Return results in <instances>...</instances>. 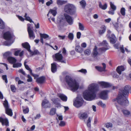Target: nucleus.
Here are the masks:
<instances>
[{
  "instance_id": "b1692460",
  "label": "nucleus",
  "mask_w": 131,
  "mask_h": 131,
  "mask_svg": "<svg viewBox=\"0 0 131 131\" xmlns=\"http://www.w3.org/2000/svg\"><path fill=\"white\" fill-rule=\"evenodd\" d=\"M45 80V77H41L37 78L36 81L38 83L40 84L43 83Z\"/></svg>"
},
{
  "instance_id": "7c9ffc66",
  "label": "nucleus",
  "mask_w": 131,
  "mask_h": 131,
  "mask_svg": "<svg viewBox=\"0 0 131 131\" xmlns=\"http://www.w3.org/2000/svg\"><path fill=\"white\" fill-rule=\"evenodd\" d=\"M57 2L58 5H62L66 3L67 2V1H66L57 0Z\"/></svg>"
},
{
  "instance_id": "ddd939ff",
  "label": "nucleus",
  "mask_w": 131,
  "mask_h": 131,
  "mask_svg": "<svg viewBox=\"0 0 131 131\" xmlns=\"http://www.w3.org/2000/svg\"><path fill=\"white\" fill-rule=\"evenodd\" d=\"M109 91L108 90L103 91L100 94V96L101 98L104 100H106L107 98V94Z\"/></svg>"
},
{
  "instance_id": "e2e57ef3",
  "label": "nucleus",
  "mask_w": 131,
  "mask_h": 131,
  "mask_svg": "<svg viewBox=\"0 0 131 131\" xmlns=\"http://www.w3.org/2000/svg\"><path fill=\"white\" fill-rule=\"evenodd\" d=\"M41 117L40 115V114H38L34 118L35 119H39Z\"/></svg>"
},
{
  "instance_id": "a878e982",
  "label": "nucleus",
  "mask_w": 131,
  "mask_h": 131,
  "mask_svg": "<svg viewBox=\"0 0 131 131\" xmlns=\"http://www.w3.org/2000/svg\"><path fill=\"white\" fill-rule=\"evenodd\" d=\"M110 39V42L113 44L115 43L116 40V38L114 34H112Z\"/></svg>"
},
{
  "instance_id": "a19ab883",
  "label": "nucleus",
  "mask_w": 131,
  "mask_h": 131,
  "mask_svg": "<svg viewBox=\"0 0 131 131\" xmlns=\"http://www.w3.org/2000/svg\"><path fill=\"white\" fill-rule=\"evenodd\" d=\"M110 6L111 8V9L116 10V6L114 5L113 3L111 2L110 3Z\"/></svg>"
},
{
  "instance_id": "c85d7f7f",
  "label": "nucleus",
  "mask_w": 131,
  "mask_h": 131,
  "mask_svg": "<svg viewBox=\"0 0 131 131\" xmlns=\"http://www.w3.org/2000/svg\"><path fill=\"white\" fill-rule=\"evenodd\" d=\"M122 111L124 115L126 116H128L130 113V112L127 110H122Z\"/></svg>"
},
{
  "instance_id": "de8ad7c7",
  "label": "nucleus",
  "mask_w": 131,
  "mask_h": 131,
  "mask_svg": "<svg viewBox=\"0 0 131 131\" xmlns=\"http://www.w3.org/2000/svg\"><path fill=\"white\" fill-rule=\"evenodd\" d=\"M66 125V122L64 121H61L59 123V125L61 127H63Z\"/></svg>"
},
{
  "instance_id": "bb28decb",
  "label": "nucleus",
  "mask_w": 131,
  "mask_h": 131,
  "mask_svg": "<svg viewBox=\"0 0 131 131\" xmlns=\"http://www.w3.org/2000/svg\"><path fill=\"white\" fill-rule=\"evenodd\" d=\"M99 7L103 10H105L107 8V4L105 3L104 5H102L101 2H99Z\"/></svg>"
},
{
  "instance_id": "f704fd0d",
  "label": "nucleus",
  "mask_w": 131,
  "mask_h": 131,
  "mask_svg": "<svg viewBox=\"0 0 131 131\" xmlns=\"http://www.w3.org/2000/svg\"><path fill=\"white\" fill-rule=\"evenodd\" d=\"M26 62H25L24 63V65L25 68L28 70L29 71L30 74L32 75H33V73H32V70L26 64Z\"/></svg>"
},
{
  "instance_id": "5701e85b",
  "label": "nucleus",
  "mask_w": 131,
  "mask_h": 131,
  "mask_svg": "<svg viewBox=\"0 0 131 131\" xmlns=\"http://www.w3.org/2000/svg\"><path fill=\"white\" fill-rule=\"evenodd\" d=\"M7 60L9 63L12 64H14L17 61L16 59L14 58L11 57H8Z\"/></svg>"
},
{
  "instance_id": "bf43d9fd",
  "label": "nucleus",
  "mask_w": 131,
  "mask_h": 131,
  "mask_svg": "<svg viewBox=\"0 0 131 131\" xmlns=\"http://www.w3.org/2000/svg\"><path fill=\"white\" fill-rule=\"evenodd\" d=\"M62 53L63 56H65L67 54V51L65 48H64L62 49Z\"/></svg>"
},
{
  "instance_id": "49530a36",
  "label": "nucleus",
  "mask_w": 131,
  "mask_h": 131,
  "mask_svg": "<svg viewBox=\"0 0 131 131\" xmlns=\"http://www.w3.org/2000/svg\"><path fill=\"white\" fill-rule=\"evenodd\" d=\"M79 28L80 30L82 31L84 30V27L82 24L79 23Z\"/></svg>"
},
{
  "instance_id": "7ed1b4c3",
  "label": "nucleus",
  "mask_w": 131,
  "mask_h": 131,
  "mask_svg": "<svg viewBox=\"0 0 131 131\" xmlns=\"http://www.w3.org/2000/svg\"><path fill=\"white\" fill-rule=\"evenodd\" d=\"M65 79L71 90L74 92L77 90L79 88V84L76 80L68 75H67L65 77Z\"/></svg>"
},
{
  "instance_id": "c03bdc74",
  "label": "nucleus",
  "mask_w": 131,
  "mask_h": 131,
  "mask_svg": "<svg viewBox=\"0 0 131 131\" xmlns=\"http://www.w3.org/2000/svg\"><path fill=\"white\" fill-rule=\"evenodd\" d=\"M91 53V50L89 49H86L84 51L85 54L88 56Z\"/></svg>"
},
{
  "instance_id": "680f3d73",
  "label": "nucleus",
  "mask_w": 131,
  "mask_h": 131,
  "mask_svg": "<svg viewBox=\"0 0 131 131\" xmlns=\"http://www.w3.org/2000/svg\"><path fill=\"white\" fill-rule=\"evenodd\" d=\"M81 35V33L80 32H79L77 33V37L78 39H79L80 38Z\"/></svg>"
},
{
  "instance_id": "cd10ccee",
  "label": "nucleus",
  "mask_w": 131,
  "mask_h": 131,
  "mask_svg": "<svg viewBox=\"0 0 131 131\" xmlns=\"http://www.w3.org/2000/svg\"><path fill=\"white\" fill-rule=\"evenodd\" d=\"M57 13L56 10L51 9L50 10L47 15L48 17H49L50 14H52L54 16H56Z\"/></svg>"
},
{
  "instance_id": "58836bf2",
  "label": "nucleus",
  "mask_w": 131,
  "mask_h": 131,
  "mask_svg": "<svg viewBox=\"0 0 131 131\" xmlns=\"http://www.w3.org/2000/svg\"><path fill=\"white\" fill-rule=\"evenodd\" d=\"M5 26L4 22L2 19H0V29H3L4 28Z\"/></svg>"
},
{
  "instance_id": "6e6552de",
  "label": "nucleus",
  "mask_w": 131,
  "mask_h": 131,
  "mask_svg": "<svg viewBox=\"0 0 131 131\" xmlns=\"http://www.w3.org/2000/svg\"><path fill=\"white\" fill-rule=\"evenodd\" d=\"M83 101L81 97H77L73 103L74 105L76 107H79L83 104Z\"/></svg>"
},
{
  "instance_id": "a18cd8bd",
  "label": "nucleus",
  "mask_w": 131,
  "mask_h": 131,
  "mask_svg": "<svg viewBox=\"0 0 131 131\" xmlns=\"http://www.w3.org/2000/svg\"><path fill=\"white\" fill-rule=\"evenodd\" d=\"M21 64L20 63H14L13 65V67L14 68H18L21 67Z\"/></svg>"
},
{
  "instance_id": "39448f33",
  "label": "nucleus",
  "mask_w": 131,
  "mask_h": 131,
  "mask_svg": "<svg viewBox=\"0 0 131 131\" xmlns=\"http://www.w3.org/2000/svg\"><path fill=\"white\" fill-rule=\"evenodd\" d=\"M76 8L73 5L68 4L66 5L64 8V12L67 14L70 15L74 14L76 12Z\"/></svg>"
},
{
  "instance_id": "79ce46f5",
  "label": "nucleus",
  "mask_w": 131,
  "mask_h": 131,
  "mask_svg": "<svg viewBox=\"0 0 131 131\" xmlns=\"http://www.w3.org/2000/svg\"><path fill=\"white\" fill-rule=\"evenodd\" d=\"M40 37H42L43 38L46 39L47 38H48L49 37V36L47 34H40Z\"/></svg>"
},
{
  "instance_id": "f257e3e1",
  "label": "nucleus",
  "mask_w": 131,
  "mask_h": 131,
  "mask_svg": "<svg viewBox=\"0 0 131 131\" xmlns=\"http://www.w3.org/2000/svg\"><path fill=\"white\" fill-rule=\"evenodd\" d=\"M98 90L99 86L97 84L92 83L90 84L88 89L83 93L84 99L89 101L93 100L96 97V92Z\"/></svg>"
},
{
  "instance_id": "ea45409f",
  "label": "nucleus",
  "mask_w": 131,
  "mask_h": 131,
  "mask_svg": "<svg viewBox=\"0 0 131 131\" xmlns=\"http://www.w3.org/2000/svg\"><path fill=\"white\" fill-rule=\"evenodd\" d=\"M56 109L54 108H52L50 112V114L51 115H54L56 113Z\"/></svg>"
},
{
  "instance_id": "13d9d810",
  "label": "nucleus",
  "mask_w": 131,
  "mask_h": 131,
  "mask_svg": "<svg viewBox=\"0 0 131 131\" xmlns=\"http://www.w3.org/2000/svg\"><path fill=\"white\" fill-rule=\"evenodd\" d=\"M24 113L25 114L29 112V109L28 107L27 108L23 110Z\"/></svg>"
},
{
  "instance_id": "69168bd1",
  "label": "nucleus",
  "mask_w": 131,
  "mask_h": 131,
  "mask_svg": "<svg viewBox=\"0 0 131 131\" xmlns=\"http://www.w3.org/2000/svg\"><path fill=\"white\" fill-rule=\"evenodd\" d=\"M58 37L60 38V39H64L65 37V36H61L60 35H59L58 36Z\"/></svg>"
},
{
  "instance_id": "4d7b16f0",
  "label": "nucleus",
  "mask_w": 131,
  "mask_h": 131,
  "mask_svg": "<svg viewBox=\"0 0 131 131\" xmlns=\"http://www.w3.org/2000/svg\"><path fill=\"white\" fill-rule=\"evenodd\" d=\"M2 78L3 80H4L6 83H7L8 82L7 77L6 75H3L2 76Z\"/></svg>"
},
{
  "instance_id": "9d476101",
  "label": "nucleus",
  "mask_w": 131,
  "mask_h": 131,
  "mask_svg": "<svg viewBox=\"0 0 131 131\" xmlns=\"http://www.w3.org/2000/svg\"><path fill=\"white\" fill-rule=\"evenodd\" d=\"M22 45L24 48L28 50V51L30 52L31 54L32 55L34 54H37L39 53L38 51L37 50H35L33 52H32L30 49V46L28 42H26L24 43H23L22 44Z\"/></svg>"
},
{
  "instance_id": "052dcab7",
  "label": "nucleus",
  "mask_w": 131,
  "mask_h": 131,
  "mask_svg": "<svg viewBox=\"0 0 131 131\" xmlns=\"http://www.w3.org/2000/svg\"><path fill=\"white\" fill-rule=\"evenodd\" d=\"M53 3L52 1V0H50L46 3V5L47 6H49L51 4H52Z\"/></svg>"
},
{
  "instance_id": "1a4fd4ad",
  "label": "nucleus",
  "mask_w": 131,
  "mask_h": 131,
  "mask_svg": "<svg viewBox=\"0 0 131 131\" xmlns=\"http://www.w3.org/2000/svg\"><path fill=\"white\" fill-rule=\"evenodd\" d=\"M3 104L5 108L6 113L10 116H12L13 114L12 110L9 108L8 102L7 100L5 101Z\"/></svg>"
},
{
  "instance_id": "6ab92c4d",
  "label": "nucleus",
  "mask_w": 131,
  "mask_h": 131,
  "mask_svg": "<svg viewBox=\"0 0 131 131\" xmlns=\"http://www.w3.org/2000/svg\"><path fill=\"white\" fill-rule=\"evenodd\" d=\"M57 24L58 26H63L65 23L64 20L63 19H57Z\"/></svg>"
},
{
  "instance_id": "5fc2aeb1",
  "label": "nucleus",
  "mask_w": 131,
  "mask_h": 131,
  "mask_svg": "<svg viewBox=\"0 0 131 131\" xmlns=\"http://www.w3.org/2000/svg\"><path fill=\"white\" fill-rule=\"evenodd\" d=\"M79 72H81L82 73L85 74L87 73L86 70L85 69H82L78 71Z\"/></svg>"
},
{
  "instance_id": "4468645a",
  "label": "nucleus",
  "mask_w": 131,
  "mask_h": 131,
  "mask_svg": "<svg viewBox=\"0 0 131 131\" xmlns=\"http://www.w3.org/2000/svg\"><path fill=\"white\" fill-rule=\"evenodd\" d=\"M52 101L53 103L55 105L56 107H60L61 105L59 103L60 100L58 98L55 97L52 99Z\"/></svg>"
},
{
  "instance_id": "72a5a7b5",
  "label": "nucleus",
  "mask_w": 131,
  "mask_h": 131,
  "mask_svg": "<svg viewBox=\"0 0 131 131\" xmlns=\"http://www.w3.org/2000/svg\"><path fill=\"white\" fill-rule=\"evenodd\" d=\"M11 50H14L15 51L14 54L15 56H17L19 54V52H20L21 50L19 49H12Z\"/></svg>"
},
{
  "instance_id": "c756f323",
  "label": "nucleus",
  "mask_w": 131,
  "mask_h": 131,
  "mask_svg": "<svg viewBox=\"0 0 131 131\" xmlns=\"http://www.w3.org/2000/svg\"><path fill=\"white\" fill-rule=\"evenodd\" d=\"M79 116L80 119H85L88 116L86 113H84L79 114Z\"/></svg>"
},
{
  "instance_id": "9b49d317",
  "label": "nucleus",
  "mask_w": 131,
  "mask_h": 131,
  "mask_svg": "<svg viewBox=\"0 0 131 131\" xmlns=\"http://www.w3.org/2000/svg\"><path fill=\"white\" fill-rule=\"evenodd\" d=\"M64 16L67 23L70 25H72L73 24V19L71 16L66 13H64Z\"/></svg>"
},
{
  "instance_id": "37998d69",
  "label": "nucleus",
  "mask_w": 131,
  "mask_h": 131,
  "mask_svg": "<svg viewBox=\"0 0 131 131\" xmlns=\"http://www.w3.org/2000/svg\"><path fill=\"white\" fill-rule=\"evenodd\" d=\"M120 12L122 15L125 16V9L124 7L121 8L120 10Z\"/></svg>"
},
{
  "instance_id": "2eb2a0df",
  "label": "nucleus",
  "mask_w": 131,
  "mask_h": 131,
  "mask_svg": "<svg viewBox=\"0 0 131 131\" xmlns=\"http://www.w3.org/2000/svg\"><path fill=\"white\" fill-rule=\"evenodd\" d=\"M0 122H1L3 126H9V122L7 119L0 117Z\"/></svg>"
},
{
  "instance_id": "c9c22d12",
  "label": "nucleus",
  "mask_w": 131,
  "mask_h": 131,
  "mask_svg": "<svg viewBox=\"0 0 131 131\" xmlns=\"http://www.w3.org/2000/svg\"><path fill=\"white\" fill-rule=\"evenodd\" d=\"M80 3L82 8L84 9V8L86 5V3L85 1L82 0L80 2Z\"/></svg>"
},
{
  "instance_id": "603ef678",
  "label": "nucleus",
  "mask_w": 131,
  "mask_h": 131,
  "mask_svg": "<svg viewBox=\"0 0 131 131\" xmlns=\"http://www.w3.org/2000/svg\"><path fill=\"white\" fill-rule=\"evenodd\" d=\"M106 127L107 128L111 127L112 126V124L111 123H107L105 124Z\"/></svg>"
},
{
  "instance_id": "aec40b11",
  "label": "nucleus",
  "mask_w": 131,
  "mask_h": 131,
  "mask_svg": "<svg viewBox=\"0 0 131 131\" xmlns=\"http://www.w3.org/2000/svg\"><path fill=\"white\" fill-rule=\"evenodd\" d=\"M117 99V98L116 99H114L112 100V101L113 102H115V101H116L117 102V103H118V104H116V103H115V105L117 108V110L119 112H120L122 110V108H121V107L120 106V105H122L123 106H126L121 105V104H119V103L118 102Z\"/></svg>"
},
{
  "instance_id": "8fccbe9b",
  "label": "nucleus",
  "mask_w": 131,
  "mask_h": 131,
  "mask_svg": "<svg viewBox=\"0 0 131 131\" xmlns=\"http://www.w3.org/2000/svg\"><path fill=\"white\" fill-rule=\"evenodd\" d=\"M97 104L100 106H101L103 107H105L106 106L101 101H99L97 103Z\"/></svg>"
},
{
  "instance_id": "423d86ee",
  "label": "nucleus",
  "mask_w": 131,
  "mask_h": 131,
  "mask_svg": "<svg viewBox=\"0 0 131 131\" xmlns=\"http://www.w3.org/2000/svg\"><path fill=\"white\" fill-rule=\"evenodd\" d=\"M3 37L4 39L7 40V41L5 42V43L7 42L6 44V45H10L13 42L14 35L9 32L7 31L4 33Z\"/></svg>"
},
{
  "instance_id": "e433bc0d",
  "label": "nucleus",
  "mask_w": 131,
  "mask_h": 131,
  "mask_svg": "<svg viewBox=\"0 0 131 131\" xmlns=\"http://www.w3.org/2000/svg\"><path fill=\"white\" fill-rule=\"evenodd\" d=\"M12 53L10 51H7L4 53L3 54V57L4 58H6L11 55Z\"/></svg>"
},
{
  "instance_id": "09e8293b",
  "label": "nucleus",
  "mask_w": 131,
  "mask_h": 131,
  "mask_svg": "<svg viewBox=\"0 0 131 131\" xmlns=\"http://www.w3.org/2000/svg\"><path fill=\"white\" fill-rule=\"evenodd\" d=\"M68 38L70 40H72L73 39V34L72 33H69L68 36Z\"/></svg>"
},
{
  "instance_id": "f8f14e48",
  "label": "nucleus",
  "mask_w": 131,
  "mask_h": 131,
  "mask_svg": "<svg viewBox=\"0 0 131 131\" xmlns=\"http://www.w3.org/2000/svg\"><path fill=\"white\" fill-rule=\"evenodd\" d=\"M61 51H60L59 53H56L55 55V57L56 61H59L62 63H66V62L64 60H62L63 58L62 55L60 53Z\"/></svg>"
},
{
  "instance_id": "393cba45",
  "label": "nucleus",
  "mask_w": 131,
  "mask_h": 131,
  "mask_svg": "<svg viewBox=\"0 0 131 131\" xmlns=\"http://www.w3.org/2000/svg\"><path fill=\"white\" fill-rule=\"evenodd\" d=\"M51 70L52 72L54 73L57 70V66L56 63H53L51 64Z\"/></svg>"
},
{
  "instance_id": "f03ea898",
  "label": "nucleus",
  "mask_w": 131,
  "mask_h": 131,
  "mask_svg": "<svg viewBox=\"0 0 131 131\" xmlns=\"http://www.w3.org/2000/svg\"><path fill=\"white\" fill-rule=\"evenodd\" d=\"M131 87L129 85H126L124 87V89L121 91L117 97L118 102L120 104L125 106H128L129 102L126 96L129 93Z\"/></svg>"
},
{
  "instance_id": "20e7f679",
  "label": "nucleus",
  "mask_w": 131,
  "mask_h": 131,
  "mask_svg": "<svg viewBox=\"0 0 131 131\" xmlns=\"http://www.w3.org/2000/svg\"><path fill=\"white\" fill-rule=\"evenodd\" d=\"M108 45V44L106 41V40H104L102 42L100 43V46H104L106 47L100 48L98 49L97 47L96 46H95L93 49L92 52L93 57H95L99 53L97 51L98 50H99V52H102L108 49V48L107 47Z\"/></svg>"
},
{
  "instance_id": "412c9836",
  "label": "nucleus",
  "mask_w": 131,
  "mask_h": 131,
  "mask_svg": "<svg viewBox=\"0 0 131 131\" xmlns=\"http://www.w3.org/2000/svg\"><path fill=\"white\" fill-rule=\"evenodd\" d=\"M125 69L124 66H118L116 69V71L117 73L119 74H121L122 71L125 70Z\"/></svg>"
},
{
  "instance_id": "338daca9",
  "label": "nucleus",
  "mask_w": 131,
  "mask_h": 131,
  "mask_svg": "<svg viewBox=\"0 0 131 131\" xmlns=\"http://www.w3.org/2000/svg\"><path fill=\"white\" fill-rule=\"evenodd\" d=\"M111 20V18H108L105 20V21L107 23H109Z\"/></svg>"
},
{
  "instance_id": "0e129e2a",
  "label": "nucleus",
  "mask_w": 131,
  "mask_h": 131,
  "mask_svg": "<svg viewBox=\"0 0 131 131\" xmlns=\"http://www.w3.org/2000/svg\"><path fill=\"white\" fill-rule=\"evenodd\" d=\"M18 72L19 73H21L22 74H23L24 75H25V72L23 71V69H21L19 70L18 71Z\"/></svg>"
},
{
  "instance_id": "0eeeda50",
  "label": "nucleus",
  "mask_w": 131,
  "mask_h": 131,
  "mask_svg": "<svg viewBox=\"0 0 131 131\" xmlns=\"http://www.w3.org/2000/svg\"><path fill=\"white\" fill-rule=\"evenodd\" d=\"M27 26L29 37L30 39L33 40L35 38V36L32 30L33 27L31 26V24H27Z\"/></svg>"
},
{
  "instance_id": "473e14b6",
  "label": "nucleus",
  "mask_w": 131,
  "mask_h": 131,
  "mask_svg": "<svg viewBox=\"0 0 131 131\" xmlns=\"http://www.w3.org/2000/svg\"><path fill=\"white\" fill-rule=\"evenodd\" d=\"M106 28L105 26H103L101 28V29L99 30V33L100 34H102L105 31Z\"/></svg>"
},
{
  "instance_id": "3c124183",
  "label": "nucleus",
  "mask_w": 131,
  "mask_h": 131,
  "mask_svg": "<svg viewBox=\"0 0 131 131\" xmlns=\"http://www.w3.org/2000/svg\"><path fill=\"white\" fill-rule=\"evenodd\" d=\"M115 10L110 9L109 10L108 12V13L111 15H113L114 14V11Z\"/></svg>"
},
{
  "instance_id": "a211bd4d",
  "label": "nucleus",
  "mask_w": 131,
  "mask_h": 131,
  "mask_svg": "<svg viewBox=\"0 0 131 131\" xmlns=\"http://www.w3.org/2000/svg\"><path fill=\"white\" fill-rule=\"evenodd\" d=\"M102 65L103 66V68L101 67L96 66L95 67V68L97 70L99 71L102 72L103 71H104L105 70L106 67V64L105 63H102Z\"/></svg>"
},
{
  "instance_id": "4be33fe9",
  "label": "nucleus",
  "mask_w": 131,
  "mask_h": 131,
  "mask_svg": "<svg viewBox=\"0 0 131 131\" xmlns=\"http://www.w3.org/2000/svg\"><path fill=\"white\" fill-rule=\"evenodd\" d=\"M58 96L63 101L66 102L67 101V98L65 95L63 94H58Z\"/></svg>"
},
{
  "instance_id": "864d4df0",
  "label": "nucleus",
  "mask_w": 131,
  "mask_h": 131,
  "mask_svg": "<svg viewBox=\"0 0 131 131\" xmlns=\"http://www.w3.org/2000/svg\"><path fill=\"white\" fill-rule=\"evenodd\" d=\"M10 88L11 91L13 92H15L16 90V88L15 86L13 85H10Z\"/></svg>"
},
{
  "instance_id": "dca6fc26",
  "label": "nucleus",
  "mask_w": 131,
  "mask_h": 131,
  "mask_svg": "<svg viewBox=\"0 0 131 131\" xmlns=\"http://www.w3.org/2000/svg\"><path fill=\"white\" fill-rule=\"evenodd\" d=\"M99 84L105 88H109L112 86V84L111 83L104 82H100Z\"/></svg>"
},
{
  "instance_id": "f3484780",
  "label": "nucleus",
  "mask_w": 131,
  "mask_h": 131,
  "mask_svg": "<svg viewBox=\"0 0 131 131\" xmlns=\"http://www.w3.org/2000/svg\"><path fill=\"white\" fill-rule=\"evenodd\" d=\"M50 105V104L49 101L46 99L43 101L42 103V106L44 108L48 107Z\"/></svg>"
},
{
  "instance_id": "4c0bfd02",
  "label": "nucleus",
  "mask_w": 131,
  "mask_h": 131,
  "mask_svg": "<svg viewBox=\"0 0 131 131\" xmlns=\"http://www.w3.org/2000/svg\"><path fill=\"white\" fill-rule=\"evenodd\" d=\"M27 14L26 13L25 14L24 17L25 18V19L27 20L28 21H30V23H34V22L32 20L29 16H27Z\"/></svg>"
},
{
  "instance_id": "6e6d98bb",
  "label": "nucleus",
  "mask_w": 131,
  "mask_h": 131,
  "mask_svg": "<svg viewBox=\"0 0 131 131\" xmlns=\"http://www.w3.org/2000/svg\"><path fill=\"white\" fill-rule=\"evenodd\" d=\"M27 78L28 79L27 80V81L28 82H31L32 81V79L31 76L29 75H27Z\"/></svg>"
},
{
  "instance_id": "2f4dec72",
  "label": "nucleus",
  "mask_w": 131,
  "mask_h": 131,
  "mask_svg": "<svg viewBox=\"0 0 131 131\" xmlns=\"http://www.w3.org/2000/svg\"><path fill=\"white\" fill-rule=\"evenodd\" d=\"M75 50L76 51L80 53H82L83 51V49L79 46H76Z\"/></svg>"
},
{
  "instance_id": "774afa93",
  "label": "nucleus",
  "mask_w": 131,
  "mask_h": 131,
  "mask_svg": "<svg viewBox=\"0 0 131 131\" xmlns=\"http://www.w3.org/2000/svg\"><path fill=\"white\" fill-rule=\"evenodd\" d=\"M18 18L21 21H23L24 20V19L21 16H18Z\"/></svg>"
}]
</instances>
